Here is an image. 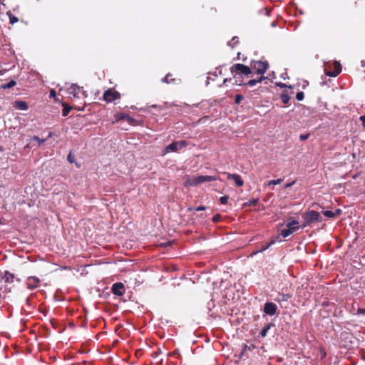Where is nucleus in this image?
<instances>
[{
    "label": "nucleus",
    "instance_id": "51",
    "mask_svg": "<svg viewBox=\"0 0 365 365\" xmlns=\"http://www.w3.org/2000/svg\"><path fill=\"white\" fill-rule=\"evenodd\" d=\"M152 107H153V108H157V107H158V105H153V106H152Z\"/></svg>",
    "mask_w": 365,
    "mask_h": 365
},
{
    "label": "nucleus",
    "instance_id": "12",
    "mask_svg": "<svg viewBox=\"0 0 365 365\" xmlns=\"http://www.w3.org/2000/svg\"><path fill=\"white\" fill-rule=\"evenodd\" d=\"M227 179L234 180L237 187H241L244 185V180L238 174L227 173Z\"/></svg>",
    "mask_w": 365,
    "mask_h": 365
},
{
    "label": "nucleus",
    "instance_id": "14",
    "mask_svg": "<svg viewBox=\"0 0 365 365\" xmlns=\"http://www.w3.org/2000/svg\"><path fill=\"white\" fill-rule=\"evenodd\" d=\"M14 107L16 109H19L21 110H27L29 109V106L26 102L23 101H16L14 103Z\"/></svg>",
    "mask_w": 365,
    "mask_h": 365
},
{
    "label": "nucleus",
    "instance_id": "52",
    "mask_svg": "<svg viewBox=\"0 0 365 365\" xmlns=\"http://www.w3.org/2000/svg\"><path fill=\"white\" fill-rule=\"evenodd\" d=\"M51 135H52V133H50L48 134V138H50V137H51Z\"/></svg>",
    "mask_w": 365,
    "mask_h": 365
},
{
    "label": "nucleus",
    "instance_id": "41",
    "mask_svg": "<svg viewBox=\"0 0 365 365\" xmlns=\"http://www.w3.org/2000/svg\"><path fill=\"white\" fill-rule=\"evenodd\" d=\"M359 119L361 121L362 125L365 128V115L360 116Z\"/></svg>",
    "mask_w": 365,
    "mask_h": 365
},
{
    "label": "nucleus",
    "instance_id": "45",
    "mask_svg": "<svg viewBox=\"0 0 365 365\" xmlns=\"http://www.w3.org/2000/svg\"><path fill=\"white\" fill-rule=\"evenodd\" d=\"M232 41L237 43L239 42V38L237 36H234L232 37Z\"/></svg>",
    "mask_w": 365,
    "mask_h": 365
},
{
    "label": "nucleus",
    "instance_id": "27",
    "mask_svg": "<svg viewBox=\"0 0 365 365\" xmlns=\"http://www.w3.org/2000/svg\"><path fill=\"white\" fill-rule=\"evenodd\" d=\"M283 181L282 179H277V180H269L267 183L268 185H278V184H280Z\"/></svg>",
    "mask_w": 365,
    "mask_h": 365
},
{
    "label": "nucleus",
    "instance_id": "10",
    "mask_svg": "<svg viewBox=\"0 0 365 365\" xmlns=\"http://www.w3.org/2000/svg\"><path fill=\"white\" fill-rule=\"evenodd\" d=\"M124 284L121 282H116L114 283L111 287V291L113 294L117 296H123L124 294V292L123 289H124Z\"/></svg>",
    "mask_w": 365,
    "mask_h": 365
},
{
    "label": "nucleus",
    "instance_id": "15",
    "mask_svg": "<svg viewBox=\"0 0 365 365\" xmlns=\"http://www.w3.org/2000/svg\"><path fill=\"white\" fill-rule=\"evenodd\" d=\"M274 327V324L272 322L270 323H268L267 324H266L263 329L261 330L260 333H259V335L262 336V337H265L267 336V331L268 330L271 328V327Z\"/></svg>",
    "mask_w": 365,
    "mask_h": 365
},
{
    "label": "nucleus",
    "instance_id": "17",
    "mask_svg": "<svg viewBox=\"0 0 365 365\" xmlns=\"http://www.w3.org/2000/svg\"><path fill=\"white\" fill-rule=\"evenodd\" d=\"M16 85V82L14 80H11L7 83H4L0 86V88L3 90H6L11 88H13Z\"/></svg>",
    "mask_w": 365,
    "mask_h": 365
},
{
    "label": "nucleus",
    "instance_id": "3",
    "mask_svg": "<svg viewBox=\"0 0 365 365\" xmlns=\"http://www.w3.org/2000/svg\"><path fill=\"white\" fill-rule=\"evenodd\" d=\"M217 180H219V178L216 175H197L189 179L187 183L191 186H196L205 182H212Z\"/></svg>",
    "mask_w": 365,
    "mask_h": 365
},
{
    "label": "nucleus",
    "instance_id": "30",
    "mask_svg": "<svg viewBox=\"0 0 365 365\" xmlns=\"http://www.w3.org/2000/svg\"><path fill=\"white\" fill-rule=\"evenodd\" d=\"M229 197L227 195L222 196L220 197V202L222 205H226L228 202Z\"/></svg>",
    "mask_w": 365,
    "mask_h": 365
},
{
    "label": "nucleus",
    "instance_id": "11",
    "mask_svg": "<svg viewBox=\"0 0 365 365\" xmlns=\"http://www.w3.org/2000/svg\"><path fill=\"white\" fill-rule=\"evenodd\" d=\"M40 282V279L34 276L29 277L26 281L27 288L29 289H36Z\"/></svg>",
    "mask_w": 365,
    "mask_h": 365
},
{
    "label": "nucleus",
    "instance_id": "35",
    "mask_svg": "<svg viewBox=\"0 0 365 365\" xmlns=\"http://www.w3.org/2000/svg\"><path fill=\"white\" fill-rule=\"evenodd\" d=\"M67 160L70 163H74V156L72 155L71 152L68 155Z\"/></svg>",
    "mask_w": 365,
    "mask_h": 365
},
{
    "label": "nucleus",
    "instance_id": "44",
    "mask_svg": "<svg viewBox=\"0 0 365 365\" xmlns=\"http://www.w3.org/2000/svg\"><path fill=\"white\" fill-rule=\"evenodd\" d=\"M168 76H169V74L167 75L165 77H164L163 79H162V81L163 82H165V83H169L170 81H168Z\"/></svg>",
    "mask_w": 365,
    "mask_h": 365
},
{
    "label": "nucleus",
    "instance_id": "38",
    "mask_svg": "<svg viewBox=\"0 0 365 365\" xmlns=\"http://www.w3.org/2000/svg\"><path fill=\"white\" fill-rule=\"evenodd\" d=\"M277 86L280 88H292V86H287V84H285L284 83H277Z\"/></svg>",
    "mask_w": 365,
    "mask_h": 365
},
{
    "label": "nucleus",
    "instance_id": "20",
    "mask_svg": "<svg viewBox=\"0 0 365 365\" xmlns=\"http://www.w3.org/2000/svg\"><path fill=\"white\" fill-rule=\"evenodd\" d=\"M292 297V294H280V297L279 299V302H286L289 300Z\"/></svg>",
    "mask_w": 365,
    "mask_h": 365
},
{
    "label": "nucleus",
    "instance_id": "40",
    "mask_svg": "<svg viewBox=\"0 0 365 365\" xmlns=\"http://www.w3.org/2000/svg\"><path fill=\"white\" fill-rule=\"evenodd\" d=\"M295 183V181H292L290 182H288L285 185H284V188H289L290 187H292L294 184Z\"/></svg>",
    "mask_w": 365,
    "mask_h": 365
},
{
    "label": "nucleus",
    "instance_id": "13",
    "mask_svg": "<svg viewBox=\"0 0 365 365\" xmlns=\"http://www.w3.org/2000/svg\"><path fill=\"white\" fill-rule=\"evenodd\" d=\"M82 92L83 94L86 93V91L83 90V88L77 86L76 84H72L69 88V93L72 94L74 97H78V94Z\"/></svg>",
    "mask_w": 365,
    "mask_h": 365
},
{
    "label": "nucleus",
    "instance_id": "49",
    "mask_svg": "<svg viewBox=\"0 0 365 365\" xmlns=\"http://www.w3.org/2000/svg\"><path fill=\"white\" fill-rule=\"evenodd\" d=\"M6 70L1 71L0 70V76L4 75L5 73Z\"/></svg>",
    "mask_w": 365,
    "mask_h": 365
},
{
    "label": "nucleus",
    "instance_id": "34",
    "mask_svg": "<svg viewBox=\"0 0 365 365\" xmlns=\"http://www.w3.org/2000/svg\"><path fill=\"white\" fill-rule=\"evenodd\" d=\"M356 314L365 316V309L364 308H359L356 311Z\"/></svg>",
    "mask_w": 365,
    "mask_h": 365
},
{
    "label": "nucleus",
    "instance_id": "39",
    "mask_svg": "<svg viewBox=\"0 0 365 365\" xmlns=\"http://www.w3.org/2000/svg\"><path fill=\"white\" fill-rule=\"evenodd\" d=\"M264 79H266V77L263 76H261L259 78L257 79H255V81H256V84L258 83H261L262 81H264Z\"/></svg>",
    "mask_w": 365,
    "mask_h": 365
},
{
    "label": "nucleus",
    "instance_id": "47",
    "mask_svg": "<svg viewBox=\"0 0 365 365\" xmlns=\"http://www.w3.org/2000/svg\"><path fill=\"white\" fill-rule=\"evenodd\" d=\"M231 81V78H225L224 81H223V83L225 84L226 83H227L228 81Z\"/></svg>",
    "mask_w": 365,
    "mask_h": 365
},
{
    "label": "nucleus",
    "instance_id": "53",
    "mask_svg": "<svg viewBox=\"0 0 365 365\" xmlns=\"http://www.w3.org/2000/svg\"><path fill=\"white\" fill-rule=\"evenodd\" d=\"M239 57H240V53H237V58H238Z\"/></svg>",
    "mask_w": 365,
    "mask_h": 365
},
{
    "label": "nucleus",
    "instance_id": "8",
    "mask_svg": "<svg viewBox=\"0 0 365 365\" xmlns=\"http://www.w3.org/2000/svg\"><path fill=\"white\" fill-rule=\"evenodd\" d=\"M277 306L274 302H267L264 304L263 312L269 316H274L277 314Z\"/></svg>",
    "mask_w": 365,
    "mask_h": 365
},
{
    "label": "nucleus",
    "instance_id": "36",
    "mask_svg": "<svg viewBox=\"0 0 365 365\" xmlns=\"http://www.w3.org/2000/svg\"><path fill=\"white\" fill-rule=\"evenodd\" d=\"M309 137V133L300 134L299 135V140L303 141V140H305L308 139Z\"/></svg>",
    "mask_w": 365,
    "mask_h": 365
},
{
    "label": "nucleus",
    "instance_id": "6",
    "mask_svg": "<svg viewBox=\"0 0 365 365\" xmlns=\"http://www.w3.org/2000/svg\"><path fill=\"white\" fill-rule=\"evenodd\" d=\"M253 68L257 74L263 75L269 68L267 61H253Z\"/></svg>",
    "mask_w": 365,
    "mask_h": 365
},
{
    "label": "nucleus",
    "instance_id": "48",
    "mask_svg": "<svg viewBox=\"0 0 365 365\" xmlns=\"http://www.w3.org/2000/svg\"><path fill=\"white\" fill-rule=\"evenodd\" d=\"M235 83H236L237 85H238V86H242V85H244V83H242L241 82L238 81L237 80H236Z\"/></svg>",
    "mask_w": 365,
    "mask_h": 365
},
{
    "label": "nucleus",
    "instance_id": "18",
    "mask_svg": "<svg viewBox=\"0 0 365 365\" xmlns=\"http://www.w3.org/2000/svg\"><path fill=\"white\" fill-rule=\"evenodd\" d=\"M280 99L284 104L288 103L290 99L288 93L287 91H283L280 95Z\"/></svg>",
    "mask_w": 365,
    "mask_h": 365
},
{
    "label": "nucleus",
    "instance_id": "9",
    "mask_svg": "<svg viewBox=\"0 0 365 365\" xmlns=\"http://www.w3.org/2000/svg\"><path fill=\"white\" fill-rule=\"evenodd\" d=\"M120 98V93L111 89H108L103 93V99L109 103Z\"/></svg>",
    "mask_w": 365,
    "mask_h": 365
},
{
    "label": "nucleus",
    "instance_id": "5",
    "mask_svg": "<svg viewBox=\"0 0 365 365\" xmlns=\"http://www.w3.org/2000/svg\"><path fill=\"white\" fill-rule=\"evenodd\" d=\"M187 145V143L185 140H180V141H174L167 145L163 150V155L170 152H176L179 149L185 148Z\"/></svg>",
    "mask_w": 365,
    "mask_h": 365
},
{
    "label": "nucleus",
    "instance_id": "54",
    "mask_svg": "<svg viewBox=\"0 0 365 365\" xmlns=\"http://www.w3.org/2000/svg\"><path fill=\"white\" fill-rule=\"evenodd\" d=\"M239 57H240V53H237V58H238Z\"/></svg>",
    "mask_w": 365,
    "mask_h": 365
},
{
    "label": "nucleus",
    "instance_id": "28",
    "mask_svg": "<svg viewBox=\"0 0 365 365\" xmlns=\"http://www.w3.org/2000/svg\"><path fill=\"white\" fill-rule=\"evenodd\" d=\"M323 215L329 218H333L334 217V212L330 210H325L323 211Z\"/></svg>",
    "mask_w": 365,
    "mask_h": 365
},
{
    "label": "nucleus",
    "instance_id": "19",
    "mask_svg": "<svg viewBox=\"0 0 365 365\" xmlns=\"http://www.w3.org/2000/svg\"><path fill=\"white\" fill-rule=\"evenodd\" d=\"M31 140L36 141L38 143V145H41L46 141V139H41L38 136L34 135L31 138Z\"/></svg>",
    "mask_w": 365,
    "mask_h": 365
},
{
    "label": "nucleus",
    "instance_id": "50",
    "mask_svg": "<svg viewBox=\"0 0 365 365\" xmlns=\"http://www.w3.org/2000/svg\"><path fill=\"white\" fill-rule=\"evenodd\" d=\"M227 45H228V46H231L232 48H233V46L231 44V42H230V41H229V42L227 43Z\"/></svg>",
    "mask_w": 365,
    "mask_h": 365
},
{
    "label": "nucleus",
    "instance_id": "46",
    "mask_svg": "<svg viewBox=\"0 0 365 365\" xmlns=\"http://www.w3.org/2000/svg\"><path fill=\"white\" fill-rule=\"evenodd\" d=\"M55 95H56V91L54 90H51L50 91V96H55Z\"/></svg>",
    "mask_w": 365,
    "mask_h": 365
},
{
    "label": "nucleus",
    "instance_id": "24",
    "mask_svg": "<svg viewBox=\"0 0 365 365\" xmlns=\"http://www.w3.org/2000/svg\"><path fill=\"white\" fill-rule=\"evenodd\" d=\"M116 118L118 120H124L126 118H129V115L128 114H125L124 113H120L116 115Z\"/></svg>",
    "mask_w": 365,
    "mask_h": 365
},
{
    "label": "nucleus",
    "instance_id": "55",
    "mask_svg": "<svg viewBox=\"0 0 365 365\" xmlns=\"http://www.w3.org/2000/svg\"><path fill=\"white\" fill-rule=\"evenodd\" d=\"M0 150H2V148H1V146H0Z\"/></svg>",
    "mask_w": 365,
    "mask_h": 365
},
{
    "label": "nucleus",
    "instance_id": "16",
    "mask_svg": "<svg viewBox=\"0 0 365 365\" xmlns=\"http://www.w3.org/2000/svg\"><path fill=\"white\" fill-rule=\"evenodd\" d=\"M274 243H275L274 240H271L269 243H267L265 246H264L261 250L252 252L251 254V256H254L255 255H257V253L263 252L266 250L269 249Z\"/></svg>",
    "mask_w": 365,
    "mask_h": 365
},
{
    "label": "nucleus",
    "instance_id": "21",
    "mask_svg": "<svg viewBox=\"0 0 365 365\" xmlns=\"http://www.w3.org/2000/svg\"><path fill=\"white\" fill-rule=\"evenodd\" d=\"M8 15H9V21L11 24H14L16 22H18L19 19L16 16H15L14 15H13L10 11L8 12Z\"/></svg>",
    "mask_w": 365,
    "mask_h": 365
},
{
    "label": "nucleus",
    "instance_id": "25",
    "mask_svg": "<svg viewBox=\"0 0 365 365\" xmlns=\"http://www.w3.org/2000/svg\"><path fill=\"white\" fill-rule=\"evenodd\" d=\"M257 203H258V199H252V200H249L248 202H245V205H248V206H255L257 205Z\"/></svg>",
    "mask_w": 365,
    "mask_h": 365
},
{
    "label": "nucleus",
    "instance_id": "42",
    "mask_svg": "<svg viewBox=\"0 0 365 365\" xmlns=\"http://www.w3.org/2000/svg\"><path fill=\"white\" fill-rule=\"evenodd\" d=\"M341 209H339V208L336 209V210H335V212H334V217L335 216L339 215L341 214Z\"/></svg>",
    "mask_w": 365,
    "mask_h": 365
},
{
    "label": "nucleus",
    "instance_id": "37",
    "mask_svg": "<svg viewBox=\"0 0 365 365\" xmlns=\"http://www.w3.org/2000/svg\"><path fill=\"white\" fill-rule=\"evenodd\" d=\"M221 219V215L220 214H217L215 215L213 217H212V221L214 222H217L220 220Z\"/></svg>",
    "mask_w": 365,
    "mask_h": 365
},
{
    "label": "nucleus",
    "instance_id": "26",
    "mask_svg": "<svg viewBox=\"0 0 365 365\" xmlns=\"http://www.w3.org/2000/svg\"><path fill=\"white\" fill-rule=\"evenodd\" d=\"M325 73L329 77H336L339 75V72H335L334 71H327Z\"/></svg>",
    "mask_w": 365,
    "mask_h": 365
},
{
    "label": "nucleus",
    "instance_id": "32",
    "mask_svg": "<svg viewBox=\"0 0 365 365\" xmlns=\"http://www.w3.org/2000/svg\"><path fill=\"white\" fill-rule=\"evenodd\" d=\"M207 209V207L205 206H199L196 208H193V207H190L188 208V210L191 211V210H196V211H203V210H205Z\"/></svg>",
    "mask_w": 365,
    "mask_h": 365
},
{
    "label": "nucleus",
    "instance_id": "4",
    "mask_svg": "<svg viewBox=\"0 0 365 365\" xmlns=\"http://www.w3.org/2000/svg\"><path fill=\"white\" fill-rule=\"evenodd\" d=\"M230 70L234 76L238 74L245 75L247 76L252 73L250 67L242 63L234 64L230 67Z\"/></svg>",
    "mask_w": 365,
    "mask_h": 365
},
{
    "label": "nucleus",
    "instance_id": "29",
    "mask_svg": "<svg viewBox=\"0 0 365 365\" xmlns=\"http://www.w3.org/2000/svg\"><path fill=\"white\" fill-rule=\"evenodd\" d=\"M304 94L302 91H299L297 93V95H296V99L299 101H301L304 99Z\"/></svg>",
    "mask_w": 365,
    "mask_h": 365
},
{
    "label": "nucleus",
    "instance_id": "2",
    "mask_svg": "<svg viewBox=\"0 0 365 365\" xmlns=\"http://www.w3.org/2000/svg\"><path fill=\"white\" fill-rule=\"evenodd\" d=\"M286 227H287L285 229H282L280 232V235L283 237H287L300 227V226H299V222L294 220L292 217H289L288 219Z\"/></svg>",
    "mask_w": 365,
    "mask_h": 365
},
{
    "label": "nucleus",
    "instance_id": "22",
    "mask_svg": "<svg viewBox=\"0 0 365 365\" xmlns=\"http://www.w3.org/2000/svg\"><path fill=\"white\" fill-rule=\"evenodd\" d=\"M334 71L335 72H339V74L341 72V66L339 62H338V61L334 62Z\"/></svg>",
    "mask_w": 365,
    "mask_h": 365
},
{
    "label": "nucleus",
    "instance_id": "33",
    "mask_svg": "<svg viewBox=\"0 0 365 365\" xmlns=\"http://www.w3.org/2000/svg\"><path fill=\"white\" fill-rule=\"evenodd\" d=\"M244 85L252 87L256 85V81H255V79H252L247 81V83H245Z\"/></svg>",
    "mask_w": 365,
    "mask_h": 365
},
{
    "label": "nucleus",
    "instance_id": "23",
    "mask_svg": "<svg viewBox=\"0 0 365 365\" xmlns=\"http://www.w3.org/2000/svg\"><path fill=\"white\" fill-rule=\"evenodd\" d=\"M71 109H72V107H70L68 106H63V108L62 110V115L64 117L67 116Z\"/></svg>",
    "mask_w": 365,
    "mask_h": 365
},
{
    "label": "nucleus",
    "instance_id": "43",
    "mask_svg": "<svg viewBox=\"0 0 365 365\" xmlns=\"http://www.w3.org/2000/svg\"><path fill=\"white\" fill-rule=\"evenodd\" d=\"M264 14H265L266 16H269L270 10H269V9L265 8V9H264Z\"/></svg>",
    "mask_w": 365,
    "mask_h": 365
},
{
    "label": "nucleus",
    "instance_id": "31",
    "mask_svg": "<svg viewBox=\"0 0 365 365\" xmlns=\"http://www.w3.org/2000/svg\"><path fill=\"white\" fill-rule=\"evenodd\" d=\"M244 98L243 96L241 94H237L235 96V102L236 104L240 103L241 101Z\"/></svg>",
    "mask_w": 365,
    "mask_h": 365
},
{
    "label": "nucleus",
    "instance_id": "1",
    "mask_svg": "<svg viewBox=\"0 0 365 365\" xmlns=\"http://www.w3.org/2000/svg\"><path fill=\"white\" fill-rule=\"evenodd\" d=\"M303 222L301 225L302 228L311 227L313 224L321 222L324 220L323 217L319 212L313 210H308L302 214Z\"/></svg>",
    "mask_w": 365,
    "mask_h": 365
},
{
    "label": "nucleus",
    "instance_id": "7",
    "mask_svg": "<svg viewBox=\"0 0 365 365\" xmlns=\"http://www.w3.org/2000/svg\"><path fill=\"white\" fill-rule=\"evenodd\" d=\"M0 275L4 282L9 284H12L15 279L19 282H21V279L16 278L15 275L13 273L7 270L4 271V272H1Z\"/></svg>",
    "mask_w": 365,
    "mask_h": 365
}]
</instances>
